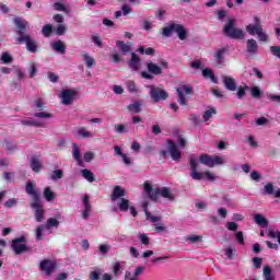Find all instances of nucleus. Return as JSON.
I'll list each match as a JSON object with an SVG mask.
<instances>
[{"mask_svg":"<svg viewBox=\"0 0 280 280\" xmlns=\"http://www.w3.org/2000/svg\"><path fill=\"white\" fill-rule=\"evenodd\" d=\"M113 272H114L115 277L121 275V262H119V261L114 262Z\"/></svg>","mask_w":280,"mask_h":280,"instance_id":"obj_50","label":"nucleus"},{"mask_svg":"<svg viewBox=\"0 0 280 280\" xmlns=\"http://www.w3.org/2000/svg\"><path fill=\"white\" fill-rule=\"evenodd\" d=\"M247 54L250 56H257V51H259V44L254 38L247 39L246 42Z\"/></svg>","mask_w":280,"mask_h":280,"instance_id":"obj_17","label":"nucleus"},{"mask_svg":"<svg viewBox=\"0 0 280 280\" xmlns=\"http://www.w3.org/2000/svg\"><path fill=\"white\" fill-rule=\"evenodd\" d=\"M26 243H27V237L23 235L20 237L13 238L11 242V248L14 255H23V253H30L32 248H30V246H27Z\"/></svg>","mask_w":280,"mask_h":280,"instance_id":"obj_9","label":"nucleus"},{"mask_svg":"<svg viewBox=\"0 0 280 280\" xmlns=\"http://www.w3.org/2000/svg\"><path fill=\"white\" fill-rule=\"evenodd\" d=\"M23 126H34L35 128H42L43 124L38 120H22Z\"/></svg>","mask_w":280,"mask_h":280,"instance_id":"obj_39","label":"nucleus"},{"mask_svg":"<svg viewBox=\"0 0 280 280\" xmlns=\"http://www.w3.org/2000/svg\"><path fill=\"white\" fill-rule=\"evenodd\" d=\"M186 242H190V244H197V242H202V236L200 235H188L185 237Z\"/></svg>","mask_w":280,"mask_h":280,"instance_id":"obj_38","label":"nucleus"},{"mask_svg":"<svg viewBox=\"0 0 280 280\" xmlns=\"http://www.w3.org/2000/svg\"><path fill=\"white\" fill-rule=\"evenodd\" d=\"M124 280H141V279L139 277H136L135 273H132L130 271H126Z\"/></svg>","mask_w":280,"mask_h":280,"instance_id":"obj_55","label":"nucleus"},{"mask_svg":"<svg viewBox=\"0 0 280 280\" xmlns=\"http://www.w3.org/2000/svg\"><path fill=\"white\" fill-rule=\"evenodd\" d=\"M34 117H38L39 119H51L54 115L47 113V112H38L34 114Z\"/></svg>","mask_w":280,"mask_h":280,"instance_id":"obj_45","label":"nucleus"},{"mask_svg":"<svg viewBox=\"0 0 280 280\" xmlns=\"http://www.w3.org/2000/svg\"><path fill=\"white\" fill-rule=\"evenodd\" d=\"M252 261L254 264V268L256 269L261 268V264L264 262V260L260 257H254Z\"/></svg>","mask_w":280,"mask_h":280,"instance_id":"obj_57","label":"nucleus"},{"mask_svg":"<svg viewBox=\"0 0 280 280\" xmlns=\"http://www.w3.org/2000/svg\"><path fill=\"white\" fill-rule=\"evenodd\" d=\"M174 32L177 34L179 40H187V30L182 24L171 23L162 30V34L166 38H170Z\"/></svg>","mask_w":280,"mask_h":280,"instance_id":"obj_7","label":"nucleus"},{"mask_svg":"<svg viewBox=\"0 0 280 280\" xmlns=\"http://www.w3.org/2000/svg\"><path fill=\"white\" fill-rule=\"evenodd\" d=\"M117 207L119 211H121L122 213H126V211L130 209V200L126 198H120L119 201L117 202Z\"/></svg>","mask_w":280,"mask_h":280,"instance_id":"obj_25","label":"nucleus"},{"mask_svg":"<svg viewBox=\"0 0 280 280\" xmlns=\"http://www.w3.org/2000/svg\"><path fill=\"white\" fill-rule=\"evenodd\" d=\"M138 238L141 242V244H143V246L150 245V237L148 236V234H145V233L139 234Z\"/></svg>","mask_w":280,"mask_h":280,"instance_id":"obj_46","label":"nucleus"},{"mask_svg":"<svg viewBox=\"0 0 280 280\" xmlns=\"http://www.w3.org/2000/svg\"><path fill=\"white\" fill-rule=\"evenodd\" d=\"M189 167L192 180H202L203 177L211 182L215 180V175H213V173L209 171H206L205 173L198 172V158L194 154L189 158Z\"/></svg>","mask_w":280,"mask_h":280,"instance_id":"obj_4","label":"nucleus"},{"mask_svg":"<svg viewBox=\"0 0 280 280\" xmlns=\"http://www.w3.org/2000/svg\"><path fill=\"white\" fill-rule=\"evenodd\" d=\"M202 75H203V78H209L211 80V82H213V84H218V78L213 73V70H211L210 68L203 69Z\"/></svg>","mask_w":280,"mask_h":280,"instance_id":"obj_27","label":"nucleus"},{"mask_svg":"<svg viewBox=\"0 0 280 280\" xmlns=\"http://www.w3.org/2000/svg\"><path fill=\"white\" fill-rule=\"evenodd\" d=\"M44 198L45 200H47V202H51V200L56 199V195L54 194V191H51V188L46 187L44 189Z\"/></svg>","mask_w":280,"mask_h":280,"instance_id":"obj_33","label":"nucleus"},{"mask_svg":"<svg viewBox=\"0 0 280 280\" xmlns=\"http://www.w3.org/2000/svg\"><path fill=\"white\" fill-rule=\"evenodd\" d=\"M15 205H19V199L16 198H11L4 202V207H7V209H12Z\"/></svg>","mask_w":280,"mask_h":280,"instance_id":"obj_51","label":"nucleus"},{"mask_svg":"<svg viewBox=\"0 0 280 280\" xmlns=\"http://www.w3.org/2000/svg\"><path fill=\"white\" fill-rule=\"evenodd\" d=\"M78 135L83 139H89V137H93V133H91V131H86L84 127L78 129Z\"/></svg>","mask_w":280,"mask_h":280,"instance_id":"obj_41","label":"nucleus"},{"mask_svg":"<svg viewBox=\"0 0 280 280\" xmlns=\"http://www.w3.org/2000/svg\"><path fill=\"white\" fill-rule=\"evenodd\" d=\"M45 225H38L35 230V237L38 242H40V240H43V231H45Z\"/></svg>","mask_w":280,"mask_h":280,"instance_id":"obj_40","label":"nucleus"},{"mask_svg":"<svg viewBox=\"0 0 280 280\" xmlns=\"http://www.w3.org/2000/svg\"><path fill=\"white\" fill-rule=\"evenodd\" d=\"M83 211H82V218L83 220H88L89 219V215H91V209H92V206H91V201L89 200V195H84L83 197Z\"/></svg>","mask_w":280,"mask_h":280,"instance_id":"obj_19","label":"nucleus"},{"mask_svg":"<svg viewBox=\"0 0 280 280\" xmlns=\"http://www.w3.org/2000/svg\"><path fill=\"white\" fill-rule=\"evenodd\" d=\"M40 167H43V164H40V160H38V156H33L31 159V170H33V172H40Z\"/></svg>","mask_w":280,"mask_h":280,"instance_id":"obj_29","label":"nucleus"},{"mask_svg":"<svg viewBox=\"0 0 280 280\" xmlns=\"http://www.w3.org/2000/svg\"><path fill=\"white\" fill-rule=\"evenodd\" d=\"M262 275H264V280H275L272 277V268L270 266L266 265L262 268Z\"/></svg>","mask_w":280,"mask_h":280,"instance_id":"obj_31","label":"nucleus"},{"mask_svg":"<svg viewBox=\"0 0 280 280\" xmlns=\"http://www.w3.org/2000/svg\"><path fill=\"white\" fill-rule=\"evenodd\" d=\"M264 194H267L268 196H272L275 194V186L272 185V183H267L265 185Z\"/></svg>","mask_w":280,"mask_h":280,"instance_id":"obj_47","label":"nucleus"},{"mask_svg":"<svg viewBox=\"0 0 280 280\" xmlns=\"http://www.w3.org/2000/svg\"><path fill=\"white\" fill-rule=\"evenodd\" d=\"M235 238L238 242V244H244V232H236Z\"/></svg>","mask_w":280,"mask_h":280,"instance_id":"obj_64","label":"nucleus"},{"mask_svg":"<svg viewBox=\"0 0 280 280\" xmlns=\"http://www.w3.org/2000/svg\"><path fill=\"white\" fill-rule=\"evenodd\" d=\"M52 32H54V26H51V24H46L42 28V34H43V36H45V38H49V36H51Z\"/></svg>","mask_w":280,"mask_h":280,"instance_id":"obj_34","label":"nucleus"},{"mask_svg":"<svg viewBox=\"0 0 280 280\" xmlns=\"http://www.w3.org/2000/svg\"><path fill=\"white\" fill-rule=\"evenodd\" d=\"M147 70L148 72H141V78L144 80H154V75H161L163 73V68L152 61L147 62Z\"/></svg>","mask_w":280,"mask_h":280,"instance_id":"obj_11","label":"nucleus"},{"mask_svg":"<svg viewBox=\"0 0 280 280\" xmlns=\"http://www.w3.org/2000/svg\"><path fill=\"white\" fill-rule=\"evenodd\" d=\"M51 48L57 51V54H61L63 56V54H67V46L65 45V42L62 40H57L55 43L51 44Z\"/></svg>","mask_w":280,"mask_h":280,"instance_id":"obj_24","label":"nucleus"},{"mask_svg":"<svg viewBox=\"0 0 280 280\" xmlns=\"http://www.w3.org/2000/svg\"><path fill=\"white\" fill-rule=\"evenodd\" d=\"M250 95L252 97H254L255 100H259V97H261V90L259 89V86L254 85L250 89Z\"/></svg>","mask_w":280,"mask_h":280,"instance_id":"obj_37","label":"nucleus"},{"mask_svg":"<svg viewBox=\"0 0 280 280\" xmlns=\"http://www.w3.org/2000/svg\"><path fill=\"white\" fill-rule=\"evenodd\" d=\"M93 159H95V153L89 151V152H85L83 154V160L85 161V163H91V161H93Z\"/></svg>","mask_w":280,"mask_h":280,"instance_id":"obj_52","label":"nucleus"},{"mask_svg":"<svg viewBox=\"0 0 280 280\" xmlns=\"http://www.w3.org/2000/svg\"><path fill=\"white\" fill-rule=\"evenodd\" d=\"M246 32L250 36H255V34H257L260 43H268V34L264 31L259 16H254V24L247 25Z\"/></svg>","mask_w":280,"mask_h":280,"instance_id":"obj_6","label":"nucleus"},{"mask_svg":"<svg viewBox=\"0 0 280 280\" xmlns=\"http://www.w3.org/2000/svg\"><path fill=\"white\" fill-rule=\"evenodd\" d=\"M271 54H273L277 58H280V46H271L270 47Z\"/></svg>","mask_w":280,"mask_h":280,"instance_id":"obj_63","label":"nucleus"},{"mask_svg":"<svg viewBox=\"0 0 280 280\" xmlns=\"http://www.w3.org/2000/svg\"><path fill=\"white\" fill-rule=\"evenodd\" d=\"M75 91L74 90H63L61 92V100H62V104H65L66 106H69V104H71V102H73V97H75Z\"/></svg>","mask_w":280,"mask_h":280,"instance_id":"obj_15","label":"nucleus"},{"mask_svg":"<svg viewBox=\"0 0 280 280\" xmlns=\"http://www.w3.org/2000/svg\"><path fill=\"white\" fill-rule=\"evenodd\" d=\"M48 80L52 83H56L58 82L59 80V77L58 74L54 73V72H48V75H47Z\"/></svg>","mask_w":280,"mask_h":280,"instance_id":"obj_60","label":"nucleus"},{"mask_svg":"<svg viewBox=\"0 0 280 280\" xmlns=\"http://www.w3.org/2000/svg\"><path fill=\"white\" fill-rule=\"evenodd\" d=\"M62 176H63L62 170H56L51 174L52 180H58V178H62Z\"/></svg>","mask_w":280,"mask_h":280,"instance_id":"obj_56","label":"nucleus"},{"mask_svg":"<svg viewBox=\"0 0 280 280\" xmlns=\"http://www.w3.org/2000/svg\"><path fill=\"white\" fill-rule=\"evenodd\" d=\"M235 18H228L226 24L223 26V34L228 38H232L234 40H243L244 38V31L242 28L235 27Z\"/></svg>","mask_w":280,"mask_h":280,"instance_id":"obj_5","label":"nucleus"},{"mask_svg":"<svg viewBox=\"0 0 280 280\" xmlns=\"http://www.w3.org/2000/svg\"><path fill=\"white\" fill-rule=\"evenodd\" d=\"M246 91H248V85H245L244 88L240 86L236 93L237 100H243V97L246 95Z\"/></svg>","mask_w":280,"mask_h":280,"instance_id":"obj_44","label":"nucleus"},{"mask_svg":"<svg viewBox=\"0 0 280 280\" xmlns=\"http://www.w3.org/2000/svg\"><path fill=\"white\" fill-rule=\"evenodd\" d=\"M167 149L161 150L160 154L163 156V159H167V155L171 154V158L176 162H180V159L183 156V152L178 150V147L176 145V142L174 140H166Z\"/></svg>","mask_w":280,"mask_h":280,"instance_id":"obj_8","label":"nucleus"},{"mask_svg":"<svg viewBox=\"0 0 280 280\" xmlns=\"http://www.w3.org/2000/svg\"><path fill=\"white\" fill-rule=\"evenodd\" d=\"M0 60L3 65H10L14 58L9 52H2Z\"/></svg>","mask_w":280,"mask_h":280,"instance_id":"obj_35","label":"nucleus"},{"mask_svg":"<svg viewBox=\"0 0 280 280\" xmlns=\"http://www.w3.org/2000/svg\"><path fill=\"white\" fill-rule=\"evenodd\" d=\"M72 156L80 167L84 165V162L82 161V153L80 152V148L75 143L72 144Z\"/></svg>","mask_w":280,"mask_h":280,"instance_id":"obj_21","label":"nucleus"},{"mask_svg":"<svg viewBox=\"0 0 280 280\" xmlns=\"http://www.w3.org/2000/svg\"><path fill=\"white\" fill-rule=\"evenodd\" d=\"M226 48H219L213 54L214 61L217 65H224V56H226Z\"/></svg>","mask_w":280,"mask_h":280,"instance_id":"obj_20","label":"nucleus"},{"mask_svg":"<svg viewBox=\"0 0 280 280\" xmlns=\"http://www.w3.org/2000/svg\"><path fill=\"white\" fill-rule=\"evenodd\" d=\"M223 84L228 91H237V83L232 77H223Z\"/></svg>","mask_w":280,"mask_h":280,"instance_id":"obj_22","label":"nucleus"},{"mask_svg":"<svg viewBox=\"0 0 280 280\" xmlns=\"http://www.w3.org/2000/svg\"><path fill=\"white\" fill-rule=\"evenodd\" d=\"M25 192L31 196V207L34 209L36 222L45 220V210L43 209V201L40 200V192L36 189V183L28 182L25 186Z\"/></svg>","mask_w":280,"mask_h":280,"instance_id":"obj_2","label":"nucleus"},{"mask_svg":"<svg viewBox=\"0 0 280 280\" xmlns=\"http://www.w3.org/2000/svg\"><path fill=\"white\" fill-rule=\"evenodd\" d=\"M65 32H67V26L59 24L56 28V34L57 36H62L65 35Z\"/></svg>","mask_w":280,"mask_h":280,"instance_id":"obj_59","label":"nucleus"},{"mask_svg":"<svg viewBox=\"0 0 280 280\" xmlns=\"http://www.w3.org/2000/svg\"><path fill=\"white\" fill-rule=\"evenodd\" d=\"M92 42L94 43V45H96V47H103L104 46L102 44V35H100V34L92 35Z\"/></svg>","mask_w":280,"mask_h":280,"instance_id":"obj_49","label":"nucleus"},{"mask_svg":"<svg viewBox=\"0 0 280 280\" xmlns=\"http://www.w3.org/2000/svg\"><path fill=\"white\" fill-rule=\"evenodd\" d=\"M60 224V221L54 218H49L44 225L46 229H51V226H58Z\"/></svg>","mask_w":280,"mask_h":280,"instance_id":"obj_43","label":"nucleus"},{"mask_svg":"<svg viewBox=\"0 0 280 280\" xmlns=\"http://www.w3.org/2000/svg\"><path fill=\"white\" fill-rule=\"evenodd\" d=\"M127 109L130 112V113H141V104L140 103H133V104H130L127 106Z\"/></svg>","mask_w":280,"mask_h":280,"instance_id":"obj_36","label":"nucleus"},{"mask_svg":"<svg viewBox=\"0 0 280 280\" xmlns=\"http://www.w3.org/2000/svg\"><path fill=\"white\" fill-rule=\"evenodd\" d=\"M5 148L9 154H12V152L16 150V145L12 144V142H9V141L5 142Z\"/></svg>","mask_w":280,"mask_h":280,"instance_id":"obj_62","label":"nucleus"},{"mask_svg":"<svg viewBox=\"0 0 280 280\" xmlns=\"http://www.w3.org/2000/svg\"><path fill=\"white\" fill-rule=\"evenodd\" d=\"M114 128L118 135H124L128 132V129H126V125H122V124L115 125Z\"/></svg>","mask_w":280,"mask_h":280,"instance_id":"obj_48","label":"nucleus"},{"mask_svg":"<svg viewBox=\"0 0 280 280\" xmlns=\"http://www.w3.org/2000/svg\"><path fill=\"white\" fill-rule=\"evenodd\" d=\"M254 222H256L258 226H261L262 229H266V226H268V219L259 213L254 214Z\"/></svg>","mask_w":280,"mask_h":280,"instance_id":"obj_26","label":"nucleus"},{"mask_svg":"<svg viewBox=\"0 0 280 280\" xmlns=\"http://www.w3.org/2000/svg\"><path fill=\"white\" fill-rule=\"evenodd\" d=\"M127 89L129 93H137V83L135 81H127Z\"/></svg>","mask_w":280,"mask_h":280,"instance_id":"obj_53","label":"nucleus"},{"mask_svg":"<svg viewBox=\"0 0 280 280\" xmlns=\"http://www.w3.org/2000/svg\"><path fill=\"white\" fill-rule=\"evenodd\" d=\"M143 187L148 198L150 200H153L154 202L159 200L160 196H162V198H165L166 200H170L171 202H174L176 200V197L167 187L153 188L152 185H150V182H144Z\"/></svg>","mask_w":280,"mask_h":280,"instance_id":"obj_3","label":"nucleus"},{"mask_svg":"<svg viewBox=\"0 0 280 280\" xmlns=\"http://www.w3.org/2000/svg\"><path fill=\"white\" fill-rule=\"evenodd\" d=\"M100 277H102V269L100 268L90 272V280H100Z\"/></svg>","mask_w":280,"mask_h":280,"instance_id":"obj_42","label":"nucleus"},{"mask_svg":"<svg viewBox=\"0 0 280 280\" xmlns=\"http://www.w3.org/2000/svg\"><path fill=\"white\" fill-rule=\"evenodd\" d=\"M36 73H38V67L36 66V63L32 62L30 68V78H34Z\"/></svg>","mask_w":280,"mask_h":280,"instance_id":"obj_58","label":"nucleus"},{"mask_svg":"<svg viewBox=\"0 0 280 280\" xmlns=\"http://www.w3.org/2000/svg\"><path fill=\"white\" fill-rule=\"evenodd\" d=\"M116 47H118L119 51L122 54V56H126V54H130V42L126 44L124 40H117L116 42Z\"/></svg>","mask_w":280,"mask_h":280,"instance_id":"obj_23","label":"nucleus"},{"mask_svg":"<svg viewBox=\"0 0 280 280\" xmlns=\"http://www.w3.org/2000/svg\"><path fill=\"white\" fill-rule=\"evenodd\" d=\"M199 162L207 167H215V165H224V158L203 153L199 156Z\"/></svg>","mask_w":280,"mask_h":280,"instance_id":"obj_12","label":"nucleus"},{"mask_svg":"<svg viewBox=\"0 0 280 280\" xmlns=\"http://www.w3.org/2000/svg\"><path fill=\"white\" fill-rule=\"evenodd\" d=\"M82 58L88 67V69H93V67H95V65L97 63L95 61V58L91 57L89 54H82Z\"/></svg>","mask_w":280,"mask_h":280,"instance_id":"obj_28","label":"nucleus"},{"mask_svg":"<svg viewBox=\"0 0 280 280\" xmlns=\"http://www.w3.org/2000/svg\"><path fill=\"white\" fill-rule=\"evenodd\" d=\"M128 65L132 71H139V67H141V57H139V55L136 52H131V59L129 60Z\"/></svg>","mask_w":280,"mask_h":280,"instance_id":"obj_18","label":"nucleus"},{"mask_svg":"<svg viewBox=\"0 0 280 280\" xmlns=\"http://www.w3.org/2000/svg\"><path fill=\"white\" fill-rule=\"evenodd\" d=\"M176 93H177V102L178 104H180V106H187L188 102H187V97H185L186 95H192L194 94V86L189 85V84H184L179 88H176Z\"/></svg>","mask_w":280,"mask_h":280,"instance_id":"obj_13","label":"nucleus"},{"mask_svg":"<svg viewBox=\"0 0 280 280\" xmlns=\"http://www.w3.org/2000/svg\"><path fill=\"white\" fill-rule=\"evenodd\" d=\"M250 178H252V180L259 182V180H261V174H259V172H257V171H253L250 173Z\"/></svg>","mask_w":280,"mask_h":280,"instance_id":"obj_61","label":"nucleus"},{"mask_svg":"<svg viewBox=\"0 0 280 280\" xmlns=\"http://www.w3.org/2000/svg\"><path fill=\"white\" fill-rule=\"evenodd\" d=\"M154 229L156 233H165V231H167V228H165V224L163 223H155Z\"/></svg>","mask_w":280,"mask_h":280,"instance_id":"obj_54","label":"nucleus"},{"mask_svg":"<svg viewBox=\"0 0 280 280\" xmlns=\"http://www.w3.org/2000/svg\"><path fill=\"white\" fill-rule=\"evenodd\" d=\"M126 196V189H124L121 186L116 185L114 186V189L112 191V202H116V200H121Z\"/></svg>","mask_w":280,"mask_h":280,"instance_id":"obj_16","label":"nucleus"},{"mask_svg":"<svg viewBox=\"0 0 280 280\" xmlns=\"http://www.w3.org/2000/svg\"><path fill=\"white\" fill-rule=\"evenodd\" d=\"M217 113L218 110L215 109V107H210L202 114L203 121H209V119H211V117H213V115H215Z\"/></svg>","mask_w":280,"mask_h":280,"instance_id":"obj_32","label":"nucleus"},{"mask_svg":"<svg viewBox=\"0 0 280 280\" xmlns=\"http://www.w3.org/2000/svg\"><path fill=\"white\" fill-rule=\"evenodd\" d=\"M149 89L151 100L154 104H158V102L165 101L167 100V97H170V93L165 91V88L162 84H160L159 86L150 85Z\"/></svg>","mask_w":280,"mask_h":280,"instance_id":"obj_10","label":"nucleus"},{"mask_svg":"<svg viewBox=\"0 0 280 280\" xmlns=\"http://www.w3.org/2000/svg\"><path fill=\"white\" fill-rule=\"evenodd\" d=\"M81 174L88 183H95V174L91 172L90 170L85 168L81 171Z\"/></svg>","mask_w":280,"mask_h":280,"instance_id":"obj_30","label":"nucleus"},{"mask_svg":"<svg viewBox=\"0 0 280 280\" xmlns=\"http://www.w3.org/2000/svg\"><path fill=\"white\" fill-rule=\"evenodd\" d=\"M57 265L56 261L51 259H43L39 264V269L42 272H45V275H52L54 270H56Z\"/></svg>","mask_w":280,"mask_h":280,"instance_id":"obj_14","label":"nucleus"},{"mask_svg":"<svg viewBox=\"0 0 280 280\" xmlns=\"http://www.w3.org/2000/svg\"><path fill=\"white\" fill-rule=\"evenodd\" d=\"M14 24L18 27L16 34L19 36L16 43L19 45L25 44L30 54H36L38 51V42L34 40L28 34H25L27 27H30V23L21 18H16Z\"/></svg>","mask_w":280,"mask_h":280,"instance_id":"obj_1","label":"nucleus"}]
</instances>
